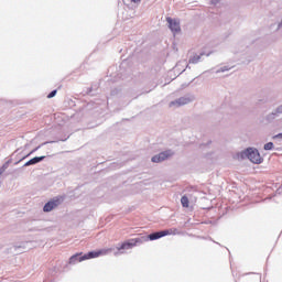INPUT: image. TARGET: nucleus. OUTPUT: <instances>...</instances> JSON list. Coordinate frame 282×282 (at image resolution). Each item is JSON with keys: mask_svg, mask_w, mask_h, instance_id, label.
<instances>
[{"mask_svg": "<svg viewBox=\"0 0 282 282\" xmlns=\"http://www.w3.org/2000/svg\"><path fill=\"white\" fill-rule=\"evenodd\" d=\"M113 248L100 249L98 251H90L84 256L80 253H76L69 259V263L75 265V263H80L83 261H87V259H98V257H107V254H111Z\"/></svg>", "mask_w": 282, "mask_h": 282, "instance_id": "obj_1", "label": "nucleus"}, {"mask_svg": "<svg viewBox=\"0 0 282 282\" xmlns=\"http://www.w3.org/2000/svg\"><path fill=\"white\" fill-rule=\"evenodd\" d=\"M45 160V156H35L28 161L24 166H32L34 164H39V162H43Z\"/></svg>", "mask_w": 282, "mask_h": 282, "instance_id": "obj_10", "label": "nucleus"}, {"mask_svg": "<svg viewBox=\"0 0 282 282\" xmlns=\"http://www.w3.org/2000/svg\"><path fill=\"white\" fill-rule=\"evenodd\" d=\"M273 138H280L281 140H282V133H279V134H276V135H274Z\"/></svg>", "mask_w": 282, "mask_h": 282, "instance_id": "obj_21", "label": "nucleus"}, {"mask_svg": "<svg viewBox=\"0 0 282 282\" xmlns=\"http://www.w3.org/2000/svg\"><path fill=\"white\" fill-rule=\"evenodd\" d=\"M217 3H219V0H210L212 6H217Z\"/></svg>", "mask_w": 282, "mask_h": 282, "instance_id": "obj_20", "label": "nucleus"}, {"mask_svg": "<svg viewBox=\"0 0 282 282\" xmlns=\"http://www.w3.org/2000/svg\"><path fill=\"white\" fill-rule=\"evenodd\" d=\"M166 21L169 23V28H170L171 32H173V34H177V32H180V30H181L180 21L171 19V18H167Z\"/></svg>", "mask_w": 282, "mask_h": 282, "instance_id": "obj_7", "label": "nucleus"}, {"mask_svg": "<svg viewBox=\"0 0 282 282\" xmlns=\"http://www.w3.org/2000/svg\"><path fill=\"white\" fill-rule=\"evenodd\" d=\"M281 28H282V18H281V21L278 23V26H276V32H279V30H281Z\"/></svg>", "mask_w": 282, "mask_h": 282, "instance_id": "obj_19", "label": "nucleus"}, {"mask_svg": "<svg viewBox=\"0 0 282 282\" xmlns=\"http://www.w3.org/2000/svg\"><path fill=\"white\" fill-rule=\"evenodd\" d=\"M163 235H164V237H166L169 235H180V230H177V229H166V230H163Z\"/></svg>", "mask_w": 282, "mask_h": 282, "instance_id": "obj_12", "label": "nucleus"}, {"mask_svg": "<svg viewBox=\"0 0 282 282\" xmlns=\"http://www.w3.org/2000/svg\"><path fill=\"white\" fill-rule=\"evenodd\" d=\"M274 149V143L268 142L264 144V151H272Z\"/></svg>", "mask_w": 282, "mask_h": 282, "instance_id": "obj_14", "label": "nucleus"}, {"mask_svg": "<svg viewBox=\"0 0 282 282\" xmlns=\"http://www.w3.org/2000/svg\"><path fill=\"white\" fill-rule=\"evenodd\" d=\"M241 160H250L253 164H261L263 162V159L261 158V154L259 153V150L254 148H248L245 151L240 152Z\"/></svg>", "mask_w": 282, "mask_h": 282, "instance_id": "obj_3", "label": "nucleus"}, {"mask_svg": "<svg viewBox=\"0 0 282 282\" xmlns=\"http://www.w3.org/2000/svg\"><path fill=\"white\" fill-rule=\"evenodd\" d=\"M174 152L172 150H166L164 152H161L154 156H152V162L154 163H160V162H164V160H169V158H173Z\"/></svg>", "mask_w": 282, "mask_h": 282, "instance_id": "obj_6", "label": "nucleus"}, {"mask_svg": "<svg viewBox=\"0 0 282 282\" xmlns=\"http://www.w3.org/2000/svg\"><path fill=\"white\" fill-rule=\"evenodd\" d=\"M141 0H123V3H134V6H140Z\"/></svg>", "mask_w": 282, "mask_h": 282, "instance_id": "obj_16", "label": "nucleus"}, {"mask_svg": "<svg viewBox=\"0 0 282 282\" xmlns=\"http://www.w3.org/2000/svg\"><path fill=\"white\" fill-rule=\"evenodd\" d=\"M203 56H210V53H200L199 55L195 54L189 58V63H192L193 65H196V63H199L202 61Z\"/></svg>", "mask_w": 282, "mask_h": 282, "instance_id": "obj_9", "label": "nucleus"}, {"mask_svg": "<svg viewBox=\"0 0 282 282\" xmlns=\"http://www.w3.org/2000/svg\"><path fill=\"white\" fill-rule=\"evenodd\" d=\"M282 115V105L278 106L276 109H274L271 113L267 116L268 120H274L279 118V116Z\"/></svg>", "mask_w": 282, "mask_h": 282, "instance_id": "obj_8", "label": "nucleus"}, {"mask_svg": "<svg viewBox=\"0 0 282 282\" xmlns=\"http://www.w3.org/2000/svg\"><path fill=\"white\" fill-rule=\"evenodd\" d=\"M162 237H164V231H158L154 234H150L148 237V240L150 239V241H155L156 239H162Z\"/></svg>", "mask_w": 282, "mask_h": 282, "instance_id": "obj_11", "label": "nucleus"}, {"mask_svg": "<svg viewBox=\"0 0 282 282\" xmlns=\"http://www.w3.org/2000/svg\"><path fill=\"white\" fill-rule=\"evenodd\" d=\"M8 170V164H4L0 167V175H3V173H6V171Z\"/></svg>", "mask_w": 282, "mask_h": 282, "instance_id": "obj_17", "label": "nucleus"}, {"mask_svg": "<svg viewBox=\"0 0 282 282\" xmlns=\"http://www.w3.org/2000/svg\"><path fill=\"white\" fill-rule=\"evenodd\" d=\"M145 241H148L147 236L132 238L124 241L123 243H121V246H118L117 248L112 247L113 250L111 252H113L115 257H120V254H124L126 250H133L135 246H142V243H145Z\"/></svg>", "mask_w": 282, "mask_h": 282, "instance_id": "obj_2", "label": "nucleus"}, {"mask_svg": "<svg viewBox=\"0 0 282 282\" xmlns=\"http://www.w3.org/2000/svg\"><path fill=\"white\" fill-rule=\"evenodd\" d=\"M230 68L228 66H223L219 69L216 70V74H221L224 72H228Z\"/></svg>", "mask_w": 282, "mask_h": 282, "instance_id": "obj_15", "label": "nucleus"}, {"mask_svg": "<svg viewBox=\"0 0 282 282\" xmlns=\"http://www.w3.org/2000/svg\"><path fill=\"white\" fill-rule=\"evenodd\" d=\"M181 204H182L183 208H188V197L183 196L181 198Z\"/></svg>", "mask_w": 282, "mask_h": 282, "instance_id": "obj_13", "label": "nucleus"}, {"mask_svg": "<svg viewBox=\"0 0 282 282\" xmlns=\"http://www.w3.org/2000/svg\"><path fill=\"white\" fill-rule=\"evenodd\" d=\"M54 96H56V90L51 91V93L47 95V98H54Z\"/></svg>", "mask_w": 282, "mask_h": 282, "instance_id": "obj_18", "label": "nucleus"}, {"mask_svg": "<svg viewBox=\"0 0 282 282\" xmlns=\"http://www.w3.org/2000/svg\"><path fill=\"white\" fill-rule=\"evenodd\" d=\"M65 200L64 196H56L53 199H51L48 203H46L43 207L44 213H52L54 208L61 206L62 202Z\"/></svg>", "mask_w": 282, "mask_h": 282, "instance_id": "obj_5", "label": "nucleus"}, {"mask_svg": "<svg viewBox=\"0 0 282 282\" xmlns=\"http://www.w3.org/2000/svg\"><path fill=\"white\" fill-rule=\"evenodd\" d=\"M195 101L194 95H185L180 97L169 104L170 109H178V107H184V105H191V102Z\"/></svg>", "mask_w": 282, "mask_h": 282, "instance_id": "obj_4", "label": "nucleus"}]
</instances>
